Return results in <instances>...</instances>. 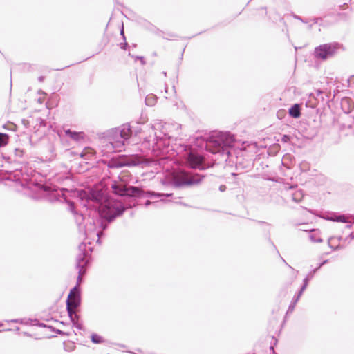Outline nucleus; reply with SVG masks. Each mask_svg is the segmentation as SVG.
I'll return each instance as SVG.
<instances>
[{
    "label": "nucleus",
    "mask_w": 354,
    "mask_h": 354,
    "mask_svg": "<svg viewBox=\"0 0 354 354\" xmlns=\"http://www.w3.org/2000/svg\"><path fill=\"white\" fill-rule=\"evenodd\" d=\"M81 304L80 289L79 287H73L68 295L66 300V306H72L73 308H78Z\"/></svg>",
    "instance_id": "9b49d317"
},
{
    "label": "nucleus",
    "mask_w": 354,
    "mask_h": 354,
    "mask_svg": "<svg viewBox=\"0 0 354 354\" xmlns=\"http://www.w3.org/2000/svg\"><path fill=\"white\" fill-rule=\"evenodd\" d=\"M329 221H333V222H340V223H348L346 225V228H351L353 225V223L348 220V218L344 215V214H334L331 215L328 218Z\"/></svg>",
    "instance_id": "4468645a"
},
{
    "label": "nucleus",
    "mask_w": 354,
    "mask_h": 354,
    "mask_svg": "<svg viewBox=\"0 0 354 354\" xmlns=\"http://www.w3.org/2000/svg\"><path fill=\"white\" fill-rule=\"evenodd\" d=\"M104 234L103 232H97L96 235L98 236L97 242L100 241V238L101 236Z\"/></svg>",
    "instance_id": "ea45409f"
},
{
    "label": "nucleus",
    "mask_w": 354,
    "mask_h": 354,
    "mask_svg": "<svg viewBox=\"0 0 354 354\" xmlns=\"http://www.w3.org/2000/svg\"><path fill=\"white\" fill-rule=\"evenodd\" d=\"M331 239H332L331 238L328 239V245H329V246H330L331 248H333L334 250H336L339 249V248H340V246H339V245H338V246H337V247H335V248H333L332 245H330V241H331Z\"/></svg>",
    "instance_id": "e433bc0d"
},
{
    "label": "nucleus",
    "mask_w": 354,
    "mask_h": 354,
    "mask_svg": "<svg viewBox=\"0 0 354 354\" xmlns=\"http://www.w3.org/2000/svg\"><path fill=\"white\" fill-rule=\"evenodd\" d=\"M77 223H78L79 224H80V222L83 220V216L82 214H77Z\"/></svg>",
    "instance_id": "c9c22d12"
},
{
    "label": "nucleus",
    "mask_w": 354,
    "mask_h": 354,
    "mask_svg": "<svg viewBox=\"0 0 354 354\" xmlns=\"http://www.w3.org/2000/svg\"><path fill=\"white\" fill-rule=\"evenodd\" d=\"M288 138L287 136H284L283 138V140H285L286 141V139Z\"/></svg>",
    "instance_id": "603ef678"
},
{
    "label": "nucleus",
    "mask_w": 354,
    "mask_h": 354,
    "mask_svg": "<svg viewBox=\"0 0 354 354\" xmlns=\"http://www.w3.org/2000/svg\"><path fill=\"white\" fill-rule=\"evenodd\" d=\"M346 3H344L343 5H340V6H339V8H342L343 6H346Z\"/></svg>",
    "instance_id": "864d4df0"
},
{
    "label": "nucleus",
    "mask_w": 354,
    "mask_h": 354,
    "mask_svg": "<svg viewBox=\"0 0 354 354\" xmlns=\"http://www.w3.org/2000/svg\"><path fill=\"white\" fill-rule=\"evenodd\" d=\"M234 141V136L228 132H212L207 139L197 138L198 146L215 156L213 160L219 162L227 161Z\"/></svg>",
    "instance_id": "f03ea898"
},
{
    "label": "nucleus",
    "mask_w": 354,
    "mask_h": 354,
    "mask_svg": "<svg viewBox=\"0 0 354 354\" xmlns=\"http://www.w3.org/2000/svg\"><path fill=\"white\" fill-rule=\"evenodd\" d=\"M310 19H304V21H302L303 23H308Z\"/></svg>",
    "instance_id": "09e8293b"
},
{
    "label": "nucleus",
    "mask_w": 354,
    "mask_h": 354,
    "mask_svg": "<svg viewBox=\"0 0 354 354\" xmlns=\"http://www.w3.org/2000/svg\"><path fill=\"white\" fill-rule=\"evenodd\" d=\"M281 258L282 261L285 263V264H286V265H287L290 268L293 269L290 266H289V265L286 263V261H285V259H283L281 257Z\"/></svg>",
    "instance_id": "49530a36"
},
{
    "label": "nucleus",
    "mask_w": 354,
    "mask_h": 354,
    "mask_svg": "<svg viewBox=\"0 0 354 354\" xmlns=\"http://www.w3.org/2000/svg\"><path fill=\"white\" fill-rule=\"evenodd\" d=\"M9 140V136L6 133H0V147L6 146Z\"/></svg>",
    "instance_id": "4be33fe9"
},
{
    "label": "nucleus",
    "mask_w": 354,
    "mask_h": 354,
    "mask_svg": "<svg viewBox=\"0 0 354 354\" xmlns=\"http://www.w3.org/2000/svg\"><path fill=\"white\" fill-rule=\"evenodd\" d=\"M328 262V259H326L324 261H323L322 263H320L317 268L311 270L306 275V277H308V278H310V279H312L314 277V275L315 274L316 272H317V271L324 266L325 265L326 263H327Z\"/></svg>",
    "instance_id": "6ab92c4d"
},
{
    "label": "nucleus",
    "mask_w": 354,
    "mask_h": 354,
    "mask_svg": "<svg viewBox=\"0 0 354 354\" xmlns=\"http://www.w3.org/2000/svg\"><path fill=\"white\" fill-rule=\"evenodd\" d=\"M15 156H16L17 157L21 158V157L23 156V155H24V151H23V150H21V149H17L15 150Z\"/></svg>",
    "instance_id": "cd10ccee"
},
{
    "label": "nucleus",
    "mask_w": 354,
    "mask_h": 354,
    "mask_svg": "<svg viewBox=\"0 0 354 354\" xmlns=\"http://www.w3.org/2000/svg\"><path fill=\"white\" fill-rule=\"evenodd\" d=\"M311 280L310 278L306 276V277L303 280V283L300 288V290L299 291L304 292L306 288L308 287V283Z\"/></svg>",
    "instance_id": "5701e85b"
},
{
    "label": "nucleus",
    "mask_w": 354,
    "mask_h": 354,
    "mask_svg": "<svg viewBox=\"0 0 354 354\" xmlns=\"http://www.w3.org/2000/svg\"><path fill=\"white\" fill-rule=\"evenodd\" d=\"M121 347L125 348L126 346L124 345H121Z\"/></svg>",
    "instance_id": "052dcab7"
},
{
    "label": "nucleus",
    "mask_w": 354,
    "mask_h": 354,
    "mask_svg": "<svg viewBox=\"0 0 354 354\" xmlns=\"http://www.w3.org/2000/svg\"><path fill=\"white\" fill-rule=\"evenodd\" d=\"M311 280L310 278L306 276V277L303 280V283L300 288V290L299 291L304 292L306 288L308 287V283Z\"/></svg>",
    "instance_id": "b1692460"
},
{
    "label": "nucleus",
    "mask_w": 354,
    "mask_h": 354,
    "mask_svg": "<svg viewBox=\"0 0 354 354\" xmlns=\"http://www.w3.org/2000/svg\"><path fill=\"white\" fill-rule=\"evenodd\" d=\"M65 135L73 140L78 142L84 138L85 134L83 131H75L71 129L64 130Z\"/></svg>",
    "instance_id": "2eb2a0df"
},
{
    "label": "nucleus",
    "mask_w": 354,
    "mask_h": 354,
    "mask_svg": "<svg viewBox=\"0 0 354 354\" xmlns=\"http://www.w3.org/2000/svg\"><path fill=\"white\" fill-rule=\"evenodd\" d=\"M292 17H293L295 19H297V20H299V21H304V19H302V18H301L300 16H299V15H295V14H292Z\"/></svg>",
    "instance_id": "f704fd0d"
},
{
    "label": "nucleus",
    "mask_w": 354,
    "mask_h": 354,
    "mask_svg": "<svg viewBox=\"0 0 354 354\" xmlns=\"http://www.w3.org/2000/svg\"><path fill=\"white\" fill-rule=\"evenodd\" d=\"M111 188L115 194L120 196H132V197H148V198H160V197H170L172 196L171 193L162 194L155 192L153 191L145 192L142 189L135 187L130 186L127 187L122 185L114 183L111 185Z\"/></svg>",
    "instance_id": "20e7f679"
},
{
    "label": "nucleus",
    "mask_w": 354,
    "mask_h": 354,
    "mask_svg": "<svg viewBox=\"0 0 354 354\" xmlns=\"http://www.w3.org/2000/svg\"><path fill=\"white\" fill-rule=\"evenodd\" d=\"M270 349L273 352V350H274V346H270Z\"/></svg>",
    "instance_id": "8fccbe9b"
},
{
    "label": "nucleus",
    "mask_w": 354,
    "mask_h": 354,
    "mask_svg": "<svg viewBox=\"0 0 354 354\" xmlns=\"http://www.w3.org/2000/svg\"><path fill=\"white\" fill-rule=\"evenodd\" d=\"M79 196L82 201H85L87 203L93 202L95 204L94 207L98 208L101 217L100 227L102 231L108 227L109 223L122 215L127 209L121 201L111 198L98 190L81 191ZM84 205L91 206L89 204Z\"/></svg>",
    "instance_id": "f257e3e1"
},
{
    "label": "nucleus",
    "mask_w": 354,
    "mask_h": 354,
    "mask_svg": "<svg viewBox=\"0 0 354 354\" xmlns=\"http://www.w3.org/2000/svg\"><path fill=\"white\" fill-rule=\"evenodd\" d=\"M275 16L274 17V19L275 20H277V19H283L282 18H281V17L279 16V15L277 12H275Z\"/></svg>",
    "instance_id": "a19ab883"
},
{
    "label": "nucleus",
    "mask_w": 354,
    "mask_h": 354,
    "mask_svg": "<svg viewBox=\"0 0 354 354\" xmlns=\"http://www.w3.org/2000/svg\"><path fill=\"white\" fill-rule=\"evenodd\" d=\"M312 28V25H309V29H311Z\"/></svg>",
    "instance_id": "bf43d9fd"
},
{
    "label": "nucleus",
    "mask_w": 354,
    "mask_h": 354,
    "mask_svg": "<svg viewBox=\"0 0 354 354\" xmlns=\"http://www.w3.org/2000/svg\"><path fill=\"white\" fill-rule=\"evenodd\" d=\"M91 340L94 344H101L104 342L103 337L96 333H93L91 335Z\"/></svg>",
    "instance_id": "412c9836"
},
{
    "label": "nucleus",
    "mask_w": 354,
    "mask_h": 354,
    "mask_svg": "<svg viewBox=\"0 0 354 354\" xmlns=\"http://www.w3.org/2000/svg\"><path fill=\"white\" fill-rule=\"evenodd\" d=\"M348 238L351 239H354V233L353 232H351L349 235H348Z\"/></svg>",
    "instance_id": "a18cd8bd"
},
{
    "label": "nucleus",
    "mask_w": 354,
    "mask_h": 354,
    "mask_svg": "<svg viewBox=\"0 0 354 354\" xmlns=\"http://www.w3.org/2000/svg\"><path fill=\"white\" fill-rule=\"evenodd\" d=\"M156 142L153 145V150H161L164 151L165 148L169 147L171 143V140L172 139V136H169L168 134H164L162 136L160 134L155 135Z\"/></svg>",
    "instance_id": "f8f14e48"
},
{
    "label": "nucleus",
    "mask_w": 354,
    "mask_h": 354,
    "mask_svg": "<svg viewBox=\"0 0 354 354\" xmlns=\"http://www.w3.org/2000/svg\"><path fill=\"white\" fill-rule=\"evenodd\" d=\"M151 203V202L150 201L147 200L145 202V207H148Z\"/></svg>",
    "instance_id": "c03bdc74"
},
{
    "label": "nucleus",
    "mask_w": 354,
    "mask_h": 354,
    "mask_svg": "<svg viewBox=\"0 0 354 354\" xmlns=\"http://www.w3.org/2000/svg\"><path fill=\"white\" fill-rule=\"evenodd\" d=\"M120 46L122 49H126L128 47V44L126 42V40L124 41L123 43H120Z\"/></svg>",
    "instance_id": "2f4dec72"
},
{
    "label": "nucleus",
    "mask_w": 354,
    "mask_h": 354,
    "mask_svg": "<svg viewBox=\"0 0 354 354\" xmlns=\"http://www.w3.org/2000/svg\"><path fill=\"white\" fill-rule=\"evenodd\" d=\"M132 136L131 127L129 123L113 128L106 133L109 145L114 151H121L126 142Z\"/></svg>",
    "instance_id": "7ed1b4c3"
},
{
    "label": "nucleus",
    "mask_w": 354,
    "mask_h": 354,
    "mask_svg": "<svg viewBox=\"0 0 354 354\" xmlns=\"http://www.w3.org/2000/svg\"><path fill=\"white\" fill-rule=\"evenodd\" d=\"M317 93H318V95H319V94L322 93V92L320 90H318Z\"/></svg>",
    "instance_id": "5fc2aeb1"
},
{
    "label": "nucleus",
    "mask_w": 354,
    "mask_h": 354,
    "mask_svg": "<svg viewBox=\"0 0 354 354\" xmlns=\"http://www.w3.org/2000/svg\"><path fill=\"white\" fill-rule=\"evenodd\" d=\"M171 183L174 187L191 186L199 183L203 177L185 169H176L170 174Z\"/></svg>",
    "instance_id": "39448f33"
},
{
    "label": "nucleus",
    "mask_w": 354,
    "mask_h": 354,
    "mask_svg": "<svg viewBox=\"0 0 354 354\" xmlns=\"http://www.w3.org/2000/svg\"><path fill=\"white\" fill-rule=\"evenodd\" d=\"M353 223H354V221H353Z\"/></svg>",
    "instance_id": "0e129e2a"
},
{
    "label": "nucleus",
    "mask_w": 354,
    "mask_h": 354,
    "mask_svg": "<svg viewBox=\"0 0 354 354\" xmlns=\"http://www.w3.org/2000/svg\"><path fill=\"white\" fill-rule=\"evenodd\" d=\"M160 201H165V200L163 198H161Z\"/></svg>",
    "instance_id": "e2e57ef3"
},
{
    "label": "nucleus",
    "mask_w": 354,
    "mask_h": 354,
    "mask_svg": "<svg viewBox=\"0 0 354 354\" xmlns=\"http://www.w3.org/2000/svg\"><path fill=\"white\" fill-rule=\"evenodd\" d=\"M135 59H138L139 61H140L141 64H142V66H144V65H145V64H146V62H145V60L144 57H142V56H136V57H135Z\"/></svg>",
    "instance_id": "c85d7f7f"
},
{
    "label": "nucleus",
    "mask_w": 354,
    "mask_h": 354,
    "mask_svg": "<svg viewBox=\"0 0 354 354\" xmlns=\"http://www.w3.org/2000/svg\"><path fill=\"white\" fill-rule=\"evenodd\" d=\"M289 115L293 118H298L301 115V107L299 104H295L289 109Z\"/></svg>",
    "instance_id": "dca6fc26"
},
{
    "label": "nucleus",
    "mask_w": 354,
    "mask_h": 354,
    "mask_svg": "<svg viewBox=\"0 0 354 354\" xmlns=\"http://www.w3.org/2000/svg\"><path fill=\"white\" fill-rule=\"evenodd\" d=\"M79 254L76 259V268L78 270L77 285L78 287L82 282V277L86 272V268L89 264L88 253L86 251V244L81 243L78 246Z\"/></svg>",
    "instance_id": "0eeeda50"
},
{
    "label": "nucleus",
    "mask_w": 354,
    "mask_h": 354,
    "mask_svg": "<svg viewBox=\"0 0 354 354\" xmlns=\"http://www.w3.org/2000/svg\"><path fill=\"white\" fill-rule=\"evenodd\" d=\"M48 328H50L51 330L54 331L55 333H56L57 334H59V335H67L66 333H64V331L59 330V329H56L53 326H48Z\"/></svg>",
    "instance_id": "a878e982"
},
{
    "label": "nucleus",
    "mask_w": 354,
    "mask_h": 354,
    "mask_svg": "<svg viewBox=\"0 0 354 354\" xmlns=\"http://www.w3.org/2000/svg\"><path fill=\"white\" fill-rule=\"evenodd\" d=\"M162 74L166 76L167 75V73L166 72H162Z\"/></svg>",
    "instance_id": "13d9d810"
},
{
    "label": "nucleus",
    "mask_w": 354,
    "mask_h": 354,
    "mask_svg": "<svg viewBox=\"0 0 354 354\" xmlns=\"http://www.w3.org/2000/svg\"><path fill=\"white\" fill-rule=\"evenodd\" d=\"M180 147H182L183 151L186 152L187 162L192 168L205 169L207 167H209V166L205 165L203 158L201 155L196 153L192 151H187V145H180Z\"/></svg>",
    "instance_id": "1a4fd4ad"
},
{
    "label": "nucleus",
    "mask_w": 354,
    "mask_h": 354,
    "mask_svg": "<svg viewBox=\"0 0 354 354\" xmlns=\"http://www.w3.org/2000/svg\"><path fill=\"white\" fill-rule=\"evenodd\" d=\"M304 196L303 192L301 190H297L292 194V199L293 201L296 203H299L301 201Z\"/></svg>",
    "instance_id": "aec40b11"
},
{
    "label": "nucleus",
    "mask_w": 354,
    "mask_h": 354,
    "mask_svg": "<svg viewBox=\"0 0 354 354\" xmlns=\"http://www.w3.org/2000/svg\"><path fill=\"white\" fill-rule=\"evenodd\" d=\"M167 90H168V88L167 86H166L165 88V92L167 93Z\"/></svg>",
    "instance_id": "3c124183"
},
{
    "label": "nucleus",
    "mask_w": 354,
    "mask_h": 354,
    "mask_svg": "<svg viewBox=\"0 0 354 354\" xmlns=\"http://www.w3.org/2000/svg\"><path fill=\"white\" fill-rule=\"evenodd\" d=\"M273 246H274V248H275V250H277V254H279V252L277 250V248H276L275 245H273Z\"/></svg>",
    "instance_id": "6e6d98bb"
},
{
    "label": "nucleus",
    "mask_w": 354,
    "mask_h": 354,
    "mask_svg": "<svg viewBox=\"0 0 354 354\" xmlns=\"http://www.w3.org/2000/svg\"><path fill=\"white\" fill-rule=\"evenodd\" d=\"M11 322H15V323H22V321L19 319H12V320H11Z\"/></svg>",
    "instance_id": "37998d69"
},
{
    "label": "nucleus",
    "mask_w": 354,
    "mask_h": 354,
    "mask_svg": "<svg viewBox=\"0 0 354 354\" xmlns=\"http://www.w3.org/2000/svg\"><path fill=\"white\" fill-rule=\"evenodd\" d=\"M314 24H318L319 21H322V19L321 17H314L311 19Z\"/></svg>",
    "instance_id": "72a5a7b5"
},
{
    "label": "nucleus",
    "mask_w": 354,
    "mask_h": 354,
    "mask_svg": "<svg viewBox=\"0 0 354 354\" xmlns=\"http://www.w3.org/2000/svg\"><path fill=\"white\" fill-rule=\"evenodd\" d=\"M226 189H227V187L225 185H221L219 186V191H221V192H225L226 190Z\"/></svg>",
    "instance_id": "4c0bfd02"
},
{
    "label": "nucleus",
    "mask_w": 354,
    "mask_h": 354,
    "mask_svg": "<svg viewBox=\"0 0 354 354\" xmlns=\"http://www.w3.org/2000/svg\"><path fill=\"white\" fill-rule=\"evenodd\" d=\"M302 294H303V292L299 291L298 293L296 295H295V297L293 298L295 299L296 301H299L300 297H301Z\"/></svg>",
    "instance_id": "473e14b6"
},
{
    "label": "nucleus",
    "mask_w": 354,
    "mask_h": 354,
    "mask_svg": "<svg viewBox=\"0 0 354 354\" xmlns=\"http://www.w3.org/2000/svg\"><path fill=\"white\" fill-rule=\"evenodd\" d=\"M3 127L6 129H8V130H12V131H14L15 130V125L12 123V122H9L6 124H4L3 126Z\"/></svg>",
    "instance_id": "bb28decb"
},
{
    "label": "nucleus",
    "mask_w": 354,
    "mask_h": 354,
    "mask_svg": "<svg viewBox=\"0 0 354 354\" xmlns=\"http://www.w3.org/2000/svg\"><path fill=\"white\" fill-rule=\"evenodd\" d=\"M297 302L298 301H296V299L293 298L288 306L287 313H292L294 310Z\"/></svg>",
    "instance_id": "393cba45"
},
{
    "label": "nucleus",
    "mask_w": 354,
    "mask_h": 354,
    "mask_svg": "<svg viewBox=\"0 0 354 354\" xmlns=\"http://www.w3.org/2000/svg\"><path fill=\"white\" fill-rule=\"evenodd\" d=\"M157 97L153 94L147 95L145 97V104L149 106H153L156 104Z\"/></svg>",
    "instance_id": "f3484780"
},
{
    "label": "nucleus",
    "mask_w": 354,
    "mask_h": 354,
    "mask_svg": "<svg viewBox=\"0 0 354 354\" xmlns=\"http://www.w3.org/2000/svg\"><path fill=\"white\" fill-rule=\"evenodd\" d=\"M342 45L337 42L326 43L316 46L313 55L315 59L319 61H326L335 57Z\"/></svg>",
    "instance_id": "423d86ee"
},
{
    "label": "nucleus",
    "mask_w": 354,
    "mask_h": 354,
    "mask_svg": "<svg viewBox=\"0 0 354 354\" xmlns=\"http://www.w3.org/2000/svg\"><path fill=\"white\" fill-rule=\"evenodd\" d=\"M120 35L122 36L124 41H125L126 40V37L124 36V32L123 26L122 27V28L120 30Z\"/></svg>",
    "instance_id": "58836bf2"
},
{
    "label": "nucleus",
    "mask_w": 354,
    "mask_h": 354,
    "mask_svg": "<svg viewBox=\"0 0 354 354\" xmlns=\"http://www.w3.org/2000/svg\"><path fill=\"white\" fill-rule=\"evenodd\" d=\"M273 354H277V353L274 351V350H273Z\"/></svg>",
    "instance_id": "680f3d73"
},
{
    "label": "nucleus",
    "mask_w": 354,
    "mask_h": 354,
    "mask_svg": "<svg viewBox=\"0 0 354 354\" xmlns=\"http://www.w3.org/2000/svg\"><path fill=\"white\" fill-rule=\"evenodd\" d=\"M37 122H39L40 123V124H41H41H44H44H45L44 120H42V119H41V118H38V119H37Z\"/></svg>",
    "instance_id": "79ce46f5"
},
{
    "label": "nucleus",
    "mask_w": 354,
    "mask_h": 354,
    "mask_svg": "<svg viewBox=\"0 0 354 354\" xmlns=\"http://www.w3.org/2000/svg\"><path fill=\"white\" fill-rule=\"evenodd\" d=\"M68 205H69V209H70L71 212L73 214H76V212H75V205H74V203H72V202H69V203H68Z\"/></svg>",
    "instance_id": "c756f323"
},
{
    "label": "nucleus",
    "mask_w": 354,
    "mask_h": 354,
    "mask_svg": "<svg viewBox=\"0 0 354 354\" xmlns=\"http://www.w3.org/2000/svg\"><path fill=\"white\" fill-rule=\"evenodd\" d=\"M259 223H261V224H264L266 223V222H263V221H259Z\"/></svg>",
    "instance_id": "4d7b16f0"
},
{
    "label": "nucleus",
    "mask_w": 354,
    "mask_h": 354,
    "mask_svg": "<svg viewBox=\"0 0 354 354\" xmlns=\"http://www.w3.org/2000/svg\"><path fill=\"white\" fill-rule=\"evenodd\" d=\"M36 186L44 192L47 199L51 203L59 201L61 195H63V191L65 190V189H56L50 184L37 183Z\"/></svg>",
    "instance_id": "9d476101"
},
{
    "label": "nucleus",
    "mask_w": 354,
    "mask_h": 354,
    "mask_svg": "<svg viewBox=\"0 0 354 354\" xmlns=\"http://www.w3.org/2000/svg\"><path fill=\"white\" fill-rule=\"evenodd\" d=\"M34 322L35 323L33 324V325L38 326L39 327H47V326L44 323L39 322L37 319H35Z\"/></svg>",
    "instance_id": "7c9ffc66"
},
{
    "label": "nucleus",
    "mask_w": 354,
    "mask_h": 354,
    "mask_svg": "<svg viewBox=\"0 0 354 354\" xmlns=\"http://www.w3.org/2000/svg\"><path fill=\"white\" fill-rule=\"evenodd\" d=\"M43 80H44V77H43V76H40V77H39V82H42Z\"/></svg>",
    "instance_id": "de8ad7c7"
},
{
    "label": "nucleus",
    "mask_w": 354,
    "mask_h": 354,
    "mask_svg": "<svg viewBox=\"0 0 354 354\" xmlns=\"http://www.w3.org/2000/svg\"><path fill=\"white\" fill-rule=\"evenodd\" d=\"M309 239L313 243H322V239L319 236V232L315 230L311 231V234L309 235Z\"/></svg>",
    "instance_id": "a211bd4d"
},
{
    "label": "nucleus",
    "mask_w": 354,
    "mask_h": 354,
    "mask_svg": "<svg viewBox=\"0 0 354 354\" xmlns=\"http://www.w3.org/2000/svg\"><path fill=\"white\" fill-rule=\"evenodd\" d=\"M76 308H73L72 306L68 307V306H66V310H67L68 315L73 323V326H75L76 328H77L79 330H82L83 326H82L81 324H80L78 322L79 316L77 315V314L75 312Z\"/></svg>",
    "instance_id": "ddd939ff"
},
{
    "label": "nucleus",
    "mask_w": 354,
    "mask_h": 354,
    "mask_svg": "<svg viewBox=\"0 0 354 354\" xmlns=\"http://www.w3.org/2000/svg\"><path fill=\"white\" fill-rule=\"evenodd\" d=\"M143 159L138 155H122L117 158H111L108 167L110 168H121L123 167L137 166L143 163Z\"/></svg>",
    "instance_id": "6e6552de"
}]
</instances>
